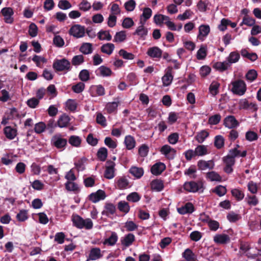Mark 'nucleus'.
<instances>
[{
  "instance_id": "nucleus-1",
  "label": "nucleus",
  "mask_w": 261,
  "mask_h": 261,
  "mask_svg": "<svg viewBox=\"0 0 261 261\" xmlns=\"http://www.w3.org/2000/svg\"><path fill=\"white\" fill-rule=\"evenodd\" d=\"M71 220L73 226L79 229L85 228L87 229H90L93 227V222L89 218L84 220L79 215L73 214Z\"/></svg>"
},
{
  "instance_id": "nucleus-2",
  "label": "nucleus",
  "mask_w": 261,
  "mask_h": 261,
  "mask_svg": "<svg viewBox=\"0 0 261 261\" xmlns=\"http://www.w3.org/2000/svg\"><path fill=\"white\" fill-rule=\"evenodd\" d=\"M183 187L184 190L191 193L202 192L204 189L203 183L200 180L197 182L194 181L186 182Z\"/></svg>"
},
{
  "instance_id": "nucleus-3",
  "label": "nucleus",
  "mask_w": 261,
  "mask_h": 261,
  "mask_svg": "<svg viewBox=\"0 0 261 261\" xmlns=\"http://www.w3.org/2000/svg\"><path fill=\"white\" fill-rule=\"evenodd\" d=\"M231 91L235 94L243 95L246 91V85L244 81L238 80L231 83Z\"/></svg>"
},
{
  "instance_id": "nucleus-4",
  "label": "nucleus",
  "mask_w": 261,
  "mask_h": 261,
  "mask_svg": "<svg viewBox=\"0 0 261 261\" xmlns=\"http://www.w3.org/2000/svg\"><path fill=\"white\" fill-rule=\"evenodd\" d=\"M54 69L58 71H62L64 70H70V63L66 59L61 60H57L54 61L53 65Z\"/></svg>"
},
{
  "instance_id": "nucleus-5",
  "label": "nucleus",
  "mask_w": 261,
  "mask_h": 261,
  "mask_svg": "<svg viewBox=\"0 0 261 261\" xmlns=\"http://www.w3.org/2000/svg\"><path fill=\"white\" fill-rule=\"evenodd\" d=\"M85 33V27L80 24L73 25L69 31V34L76 38L84 37Z\"/></svg>"
},
{
  "instance_id": "nucleus-6",
  "label": "nucleus",
  "mask_w": 261,
  "mask_h": 261,
  "mask_svg": "<svg viewBox=\"0 0 261 261\" xmlns=\"http://www.w3.org/2000/svg\"><path fill=\"white\" fill-rule=\"evenodd\" d=\"M1 13L4 17V19L6 23L11 24L13 22L14 18L12 16L14 14V11L12 8H3L1 10Z\"/></svg>"
},
{
  "instance_id": "nucleus-7",
  "label": "nucleus",
  "mask_w": 261,
  "mask_h": 261,
  "mask_svg": "<svg viewBox=\"0 0 261 261\" xmlns=\"http://www.w3.org/2000/svg\"><path fill=\"white\" fill-rule=\"evenodd\" d=\"M115 163L111 160L106 162V170L105 172V177L107 179H112L115 176Z\"/></svg>"
},
{
  "instance_id": "nucleus-8",
  "label": "nucleus",
  "mask_w": 261,
  "mask_h": 261,
  "mask_svg": "<svg viewBox=\"0 0 261 261\" xmlns=\"http://www.w3.org/2000/svg\"><path fill=\"white\" fill-rule=\"evenodd\" d=\"M223 124L229 129H233L239 126L240 123L233 115L226 116L223 120Z\"/></svg>"
},
{
  "instance_id": "nucleus-9",
  "label": "nucleus",
  "mask_w": 261,
  "mask_h": 261,
  "mask_svg": "<svg viewBox=\"0 0 261 261\" xmlns=\"http://www.w3.org/2000/svg\"><path fill=\"white\" fill-rule=\"evenodd\" d=\"M173 68L172 66H168L165 70V73L162 78L163 85L164 86H169L173 79L172 74Z\"/></svg>"
},
{
  "instance_id": "nucleus-10",
  "label": "nucleus",
  "mask_w": 261,
  "mask_h": 261,
  "mask_svg": "<svg viewBox=\"0 0 261 261\" xmlns=\"http://www.w3.org/2000/svg\"><path fill=\"white\" fill-rule=\"evenodd\" d=\"M52 144L58 149L64 148L67 143L66 139L63 138L60 135L54 136L51 139Z\"/></svg>"
},
{
  "instance_id": "nucleus-11",
  "label": "nucleus",
  "mask_w": 261,
  "mask_h": 261,
  "mask_svg": "<svg viewBox=\"0 0 261 261\" xmlns=\"http://www.w3.org/2000/svg\"><path fill=\"white\" fill-rule=\"evenodd\" d=\"M106 197L105 192L102 190H98L96 192L91 193L88 198L89 200L95 203L100 200L105 199Z\"/></svg>"
},
{
  "instance_id": "nucleus-12",
  "label": "nucleus",
  "mask_w": 261,
  "mask_h": 261,
  "mask_svg": "<svg viewBox=\"0 0 261 261\" xmlns=\"http://www.w3.org/2000/svg\"><path fill=\"white\" fill-rule=\"evenodd\" d=\"M160 152L170 160H172L174 158L176 152L174 148L168 145H163L160 149Z\"/></svg>"
},
{
  "instance_id": "nucleus-13",
  "label": "nucleus",
  "mask_w": 261,
  "mask_h": 261,
  "mask_svg": "<svg viewBox=\"0 0 261 261\" xmlns=\"http://www.w3.org/2000/svg\"><path fill=\"white\" fill-rule=\"evenodd\" d=\"M215 164L213 160L207 161L200 160L197 162V167L199 170H204L207 169L210 170L213 169L214 167Z\"/></svg>"
},
{
  "instance_id": "nucleus-14",
  "label": "nucleus",
  "mask_w": 261,
  "mask_h": 261,
  "mask_svg": "<svg viewBox=\"0 0 261 261\" xmlns=\"http://www.w3.org/2000/svg\"><path fill=\"white\" fill-rule=\"evenodd\" d=\"M102 256L99 248H92L89 252V256L86 261L94 260L100 258Z\"/></svg>"
},
{
  "instance_id": "nucleus-15",
  "label": "nucleus",
  "mask_w": 261,
  "mask_h": 261,
  "mask_svg": "<svg viewBox=\"0 0 261 261\" xmlns=\"http://www.w3.org/2000/svg\"><path fill=\"white\" fill-rule=\"evenodd\" d=\"M147 54L151 58L160 59L162 55V50L157 46H153L148 49Z\"/></svg>"
},
{
  "instance_id": "nucleus-16",
  "label": "nucleus",
  "mask_w": 261,
  "mask_h": 261,
  "mask_svg": "<svg viewBox=\"0 0 261 261\" xmlns=\"http://www.w3.org/2000/svg\"><path fill=\"white\" fill-rule=\"evenodd\" d=\"M166 169L165 165L161 162L156 163L151 168V172L155 175H160Z\"/></svg>"
},
{
  "instance_id": "nucleus-17",
  "label": "nucleus",
  "mask_w": 261,
  "mask_h": 261,
  "mask_svg": "<svg viewBox=\"0 0 261 261\" xmlns=\"http://www.w3.org/2000/svg\"><path fill=\"white\" fill-rule=\"evenodd\" d=\"M210 32V28L208 25L202 24L199 27V34L198 38L200 40H203L204 38L206 37Z\"/></svg>"
},
{
  "instance_id": "nucleus-18",
  "label": "nucleus",
  "mask_w": 261,
  "mask_h": 261,
  "mask_svg": "<svg viewBox=\"0 0 261 261\" xmlns=\"http://www.w3.org/2000/svg\"><path fill=\"white\" fill-rule=\"evenodd\" d=\"M4 133L6 137L9 140L14 139L17 136V130L10 126H6L4 128Z\"/></svg>"
},
{
  "instance_id": "nucleus-19",
  "label": "nucleus",
  "mask_w": 261,
  "mask_h": 261,
  "mask_svg": "<svg viewBox=\"0 0 261 261\" xmlns=\"http://www.w3.org/2000/svg\"><path fill=\"white\" fill-rule=\"evenodd\" d=\"M70 120V118L66 114L61 115L57 121V125L61 128L67 127Z\"/></svg>"
},
{
  "instance_id": "nucleus-20",
  "label": "nucleus",
  "mask_w": 261,
  "mask_h": 261,
  "mask_svg": "<svg viewBox=\"0 0 261 261\" xmlns=\"http://www.w3.org/2000/svg\"><path fill=\"white\" fill-rule=\"evenodd\" d=\"M135 240V237L134 234L129 233L126 234L123 238L121 240V244L125 246L129 247Z\"/></svg>"
},
{
  "instance_id": "nucleus-21",
  "label": "nucleus",
  "mask_w": 261,
  "mask_h": 261,
  "mask_svg": "<svg viewBox=\"0 0 261 261\" xmlns=\"http://www.w3.org/2000/svg\"><path fill=\"white\" fill-rule=\"evenodd\" d=\"M124 143L128 150H132L134 148L136 144L135 138L130 135L126 136L125 137Z\"/></svg>"
},
{
  "instance_id": "nucleus-22",
  "label": "nucleus",
  "mask_w": 261,
  "mask_h": 261,
  "mask_svg": "<svg viewBox=\"0 0 261 261\" xmlns=\"http://www.w3.org/2000/svg\"><path fill=\"white\" fill-rule=\"evenodd\" d=\"M95 73L97 75L109 76L112 74V71L110 68L105 66H101L96 70Z\"/></svg>"
},
{
  "instance_id": "nucleus-23",
  "label": "nucleus",
  "mask_w": 261,
  "mask_h": 261,
  "mask_svg": "<svg viewBox=\"0 0 261 261\" xmlns=\"http://www.w3.org/2000/svg\"><path fill=\"white\" fill-rule=\"evenodd\" d=\"M151 188L152 190L160 192L163 190L164 186L163 181L161 179H154L150 184Z\"/></svg>"
},
{
  "instance_id": "nucleus-24",
  "label": "nucleus",
  "mask_w": 261,
  "mask_h": 261,
  "mask_svg": "<svg viewBox=\"0 0 261 261\" xmlns=\"http://www.w3.org/2000/svg\"><path fill=\"white\" fill-rule=\"evenodd\" d=\"M214 241L217 244H224L229 242L230 238L226 234H217L214 237Z\"/></svg>"
},
{
  "instance_id": "nucleus-25",
  "label": "nucleus",
  "mask_w": 261,
  "mask_h": 261,
  "mask_svg": "<svg viewBox=\"0 0 261 261\" xmlns=\"http://www.w3.org/2000/svg\"><path fill=\"white\" fill-rule=\"evenodd\" d=\"M140 24H141V25L137 28L133 34L137 35L141 37H143L147 35L148 31L147 29L144 28V25L145 23L143 22V20H140Z\"/></svg>"
},
{
  "instance_id": "nucleus-26",
  "label": "nucleus",
  "mask_w": 261,
  "mask_h": 261,
  "mask_svg": "<svg viewBox=\"0 0 261 261\" xmlns=\"http://www.w3.org/2000/svg\"><path fill=\"white\" fill-rule=\"evenodd\" d=\"M182 256L186 261H196L197 259L196 255L189 248H187L182 253Z\"/></svg>"
},
{
  "instance_id": "nucleus-27",
  "label": "nucleus",
  "mask_w": 261,
  "mask_h": 261,
  "mask_svg": "<svg viewBox=\"0 0 261 261\" xmlns=\"http://www.w3.org/2000/svg\"><path fill=\"white\" fill-rule=\"evenodd\" d=\"M105 210L101 213L102 215L109 217L110 215H113L116 211V207L112 203H106L105 206Z\"/></svg>"
},
{
  "instance_id": "nucleus-28",
  "label": "nucleus",
  "mask_w": 261,
  "mask_h": 261,
  "mask_svg": "<svg viewBox=\"0 0 261 261\" xmlns=\"http://www.w3.org/2000/svg\"><path fill=\"white\" fill-rule=\"evenodd\" d=\"M114 48L115 46L113 43H107L101 46L100 50L102 53L110 55L112 54Z\"/></svg>"
},
{
  "instance_id": "nucleus-29",
  "label": "nucleus",
  "mask_w": 261,
  "mask_h": 261,
  "mask_svg": "<svg viewBox=\"0 0 261 261\" xmlns=\"http://www.w3.org/2000/svg\"><path fill=\"white\" fill-rule=\"evenodd\" d=\"M129 172L137 178H140L144 174V170L142 168L132 167L129 169Z\"/></svg>"
},
{
  "instance_id": "nucleus-30",
  "label": "nucleus",
  "mask_w": 261,
  "mask_h": 261,
  "mask_svg": "<svg viewBox=\"0 0 261 261\" xmlns=\"http://www.w3.org/2000/svg\"><path fill=\"white\" fill-rule=\"evenodd\" d=\"M129 182L125 177H121L117 179L116 182V186L119 189H126L128 186Z\"/></svg>"
},
{
  "instance_id": "nucleus-31",
  "label": "nucleus",
  "mask_w": 261,
  "mask_h": 261,
  "mask_svg": "<svg viewBox=\"0 0 261 261\" xmlns=\"http://www.w3.org/2000/svg\"><path fill=\"white\" fill-rule=\"evenodd\" d=\"M208 136L209 133L207 130H202L197 134L195 138L199 143H202Z\"/></svg>"
},
{
  "instance_id": "nucleus-32",
  "label": "nucleus",
  "mask_w": 261,
  "mask_h": 261,
  "mask_svg": "<svg viewBox=\"0 0 261 261\" xmlns=\"http://www.w3.org/2000/svg\"><path fill=\"white\" fill-rule=\"evenodd\" d=\"M230 66V64L226 62H217L213 65V68L221 72H223L227 70L228 66Z\"/></svg>"
},
{
  "instance_id": "nucleus-33",
  "label": "nucleus",
  "mask_w": 261,
  "mask_h": 261,
  "mask_svg": "<svg viewBox=\"0 0 261 261\" xmlns=\"http://www.w3.org/2000/svg\"><path fill=\"white\" fill-rule=\"evenodd\" d=\"M82 140L80 137L77 136L72 135L71 136L69 139V143L72 146L75 147H79L80 146L81 144Z\"/></svg>"
},
{
  "instance_id": "nucleus-34",
  "label": "nucleus",
  "mask_w": 261,
  "mask_h": 261,
  "mask_svg": "<svg viewBox=\"0 0 261 261\" xmlns=\"http://www.w3.org/2000/svg\"><path fill=\"white\" fill-rule=\"evenodd\" d=\"M91 90L92 91V92H95V94H92L93 96H95L96 95L102 96L105 94V88L101 85L92 86L91 87Z\"/></svg>"
},
{
  "instance_id": "nucleus-35",
  "label": "nucleus",
  "mask_w": 261,
  "mask_h": 261,
  "mask_svg": "<svg viewBox=\"0 0 261 261\" xmlns=\"http://www.w3.org/2000/svg\"><path fill=\"white\" fill-rule=\"evenodd\" d=\"M118 238L117 233L115 232H112L111 236L105 240L104 244L113 246L117 242Z\"/></svg>"
},
{
  "instance_id": "nucleus-36",
  "label": "nucleus",
  "mask_w": 261,
  "mask_h": 261,
  "mask_svg": "<svg viewBox=\"0 0 261 261\" xmlns=\"http://www.w3.org/2000/svg\"><path fill=\"white\" fill-rule=\"evenodd\" d=\"M108 156V150L105 147H101L100 148L97 152V156L99 161L101 162H104L106 160V159Z\"/></svg>"
},
{
  "instance_id": "nucleus-37",
  "label": "nucleus",
  "mask_w": 261,
  "mask_h": 261,
  "mask_svg": "<svg viewBox=\"0 0 261 261\" xmlns=\"http://www.w3.org/2000/svg\"><path fill=\"white\" fill-rule=\"evenodd\" d=\"M194 150L196 156H203L208 153L207 147L203 145H198Z\"/></svg>"
},
{
  "instance_id": "nucleus-38",
  "label": "nucleus",
  "mask_w": 261,
  "mask_h": 261,
  "mask_svg": "<svg viewBox=\"0 0 261 261\" xmlns=\"http://www.w3.org/2000/svg\"><path fill=\"white\" fill-rule=\"evenodd\" d=\"M225 139L221 135H217L215 136L214 139V146L218 149L223 147L224 145Z\"/></svg>"
},
{
  "instance_id": "nucleus-39",
  "label": "nucleus",
  "mask_w": 261,
  "mask_h": 261,
  "mask_svg": "<svg viewBox=\"0 0 261 261\" xmlns=\"http://www.w3.org/2000/svg\"><path fill=\"white\" fill-rule=\"evenodd\" d=\"M241 55L245 58H247L251 61H254L257 59V55L256 53H249L245 49H242L241 51Z\"/></svg>"
},
{
  "instance_id": "nucleus-40",
  "label": "nucleus",
  "mask_w": 261,
  "mask_h": 261,
  "mask_svg": "<svg viewBox=\"0 0 261 261\" xmlns=\"http://www.w3.org/2000/svg\"><path fill=\"white\" fill-rule=\"evenodd\" d=\"M87 159L85 157H83L75 162L74 165L78 171H83L85 169V164Z\"/></svg>"
},
{
  "instance_id": "nucleus-41",
  "label": "nucleus",
  "mask_w": 261,
  "mask_h": 261,
  "mask_svg": "<svg viewBox=\"0 0 261 261\" xmlns=\"http://www.w3.org/2000/svg\"><path fill=\"white\" fill-rule=\"evenodd\" d=\"M80 51L85 55L91 54L92 52V45L90 43H84L80 48Z\"/></svg>"
},
{
  "instance_id": "nucleus-42",
  "label": "nucleus",
  "mask_w": 261,
  "mask_h": 261,
  "mask_svg": "<svg viewBox=\"0 0 261 261\" xmlns=\"http://www.w3.org/2000/svg\"><path fill=\"white\" fill-rule=\"evenodd\" d=\"M240 55L238 51H232L229 54V56L227 58L228 63L230 64L234 63L237 62L240 59Z\"/></svg>"
},
{
  "instance_id": "nucleus-43",
  "label": "nucleus",
  "mask_w": 261,
  "mask_h": 261,
  "mask_svg": "<svg viewBox=\"0 0 261 261\" xmlns=\"http://www.w3.org/2000/svg\"><path fill=\"white\" fill-rule=\"evenodd\" d=\"M206 177L211 181H221V176L215 171H211L207 173Z\"/></svg>"
},
{
  "instance_id": "nucleus-44",
  "label": "nucleus",
  "mask_w": 261,
  "mask_h": 261,
  "mask_svg": "<svg viewBox=\"0 0 261 261\" xmlns=\"http://www.w3.org/2000/svg\"><path fill=\"white\" fill-rule=\"evenodd\" d=\"M212 192L216 193L219 196L222 197L226 194L227 190L225 187L222 185H219L212 189Z\"/></svg>"
},
{
  "instance_id": "nucleus-45",
  "label": "nucleus",
  "mask_w": 261,
  "mask_h": 261,
  "mask_svg": "<svg viewBox=\"0 0 261 261\" xmlns=\"http://www.w3.org/2000/svg\"><path fill=\"white\" fill-rule=\"evenodd\" d=\"M152 15V10L149 8H145L143 9V13L140 16V19L143 20V22L145 23L146 20L150 18Z\"/></svg>"
},
{
  "instance_id": "nucleus-46",
  "label": "nucleus",
  "mask_w": 261,
  "mask_h": 261,
  "mask_svg": "<svg viewBox=\"0 0 261 261\" xmlns=\"http://www.w3.org/2000/svg\"><path fill=\"white\" fill-rule=\"evenodd\" d=\"M118 208L120 212L126 214L128 213L130 207L127 202L125 201H120L118 203Z\"/></svg>"
},
{
  "instance_id": "nucleus-47",
  "label": "nucleus",
  "mask_w": 261,
  "mask_h": 261,
  "mask_svg": "<svg viewBox=\"0 0 261 261\" xmlns=\"http://www.w3.org/2000/svg\"><path fill=\"white\" fill-rule=\"evenodd\" d=\"M196 172L195 166L192 165L185 171V174L189 176L191 178L195 179L197 177Z\"/></svg>"
},
{
  "instance_id": "nucleus-48",
  "label": "nucleus",
  "mask_w": 261,
  "mask_h": 261,
  "mask_svg": "<svg viewBox=\"0 0 261 261\" xmlns=\"http://www.w3.org/2000/svg\"><path fill=\"white\" fill-rule=\"evenodd\" d=\"M65 189L68 191L76 192L79 190L78 185L73 181H67L65 184Z\"/></svg>"
},
{
  "instance_id": "nucleus-49",
  "label": "nucleus",
  "mask_w": 261,
  "mask_h": 261,
  "mask_svg": "<svg viewBox=\"0 0 261 261\" xmlns=\"http://www.w3.org/2000/svg\"><path fill=\"white\" fill-rule=\"evenodd\" d=\"M126 35L125 32L124 31H121L116 33L113 41L116 42H121L124 41L126 39Z\"/></svg>"
},
{
  "instance_id": "nucleus-50",
  "label": "nucleus",
  "mask_w": 261,
  "mask_h": 261,
  "mask_svg": "<svg viewBox=\"0 0 261 261\" xmlns=\"http://www.w3.org/2000/svg\"><path fill=\"white\" fill-rule=\"evenodd\" d=\"M98 38L100 40H107L110 41L112 39V36L109 31L101 30L98 33Z\"/></svg>"
},
{
  "instance_id": "nucleus-51",
  "label": "nucleus",
  "mask_w": 261,
  "mask_h": 261,
  "mask_svg": "<svg viewBox=\"0 0 261 261\" xmlns=\"http://www.w3.org/2000/svg\"><path fill=\"white\" fill-rule=\"evenodd\" d=\"M245 199L247 204L250 206H256L259 202L258 198L255 195H248Z\"/></svg>"
},
{
  "instance_id": "nucleus-52",
  "label": "nucleus",
  "mask_w": 261,
  "mask_h": 261,
  "mask_svg": "<svg viewBox=\"0 0 261 261\" xmlns=\"http://www.w3.org/2000/svg\"><path fill=\"white\" fill-rule=\"evenodd\" d=\"M227 219L230 222L234 223L241 219V216L231 211L227 214Z\"/></svg>"
},
{
  "instance_id": "nucleus-53",
  "label": "nucleus",
  "mask_w": 261,
  "mask_h": 261,
  "mask_svg": "<svg viewBox=\"0 0 261 261\" xmlns=\"http://www.w3.org/2000/svg\"><path fill=\"white\" fill-rule=\"evenodd\" d=\"M220 84L217 82H213L210 86L209 90L210 93L214 96L216 95L218 92V89Z\"/></svg>"
},
{
  "instance_id": "nucleus-54",
  "label": "nucleus",
  "mask_w": 261,
  "mask_h": 261,
  "mask_svg": "<svg viewBox=\"0 0 261 261\" xmlns=\"http://www.w3.org/2000/svg\"><path fill=\"white\" fill-rule=\"evenodd\" d=\"M38 29L36 24L34 23H31L29 27V34L32 37H36L38 34Z\"/></svg>"
},
{
  "instance_id": "nucleus-55",
  "label": "nucleus",
  "mask_w": 261,
  "mask_h": 261,
  "mask_svg": "<svg viewBox=\"0 0 261 261\" xmlns=\"http://www.w3.org/2000/svg\"><path fill=\"white\" fill-rule=\"evenodd\" d=\"M46 128V125L43 122H39L35 125L34 131L37 134L43 133Z\"/></svg>"
},
{
  "instance_id": "nucleus-56",
  "label": "nucleus",
  "mask_w": 261,
  "mask_h": 261,
  "mask_svg": "<svg viewBox=\"0 0 261 261\" xmlns=\"http://www.w3.org/2000/svg\"><path fill=\"white\" fill-rule=\"evenodd\" d=\"M149 152V147L146 144H142L139 148L138 153L141 157H146Z\"/></svg>"
},
{
  "instance_id": "nucleus-57",
  "label": "nucleus",
  "mask_w": 261,
  "mask_h": 261,
  "mask_svg": "<svg viewBox=\"0 0 261 261\" xmlns=\"http://www.w3.org/2000/svg\"><path fill=\"white\" fill-rule=\"evenodd\" d=\"M53 44L58 47L64 46L65 42L64 39L59 35H55L53 38Z\"/></svg>"
},
{
  "instance_id": "nucleus-58",
  "label": "nucleus",
  "mask_w": 261,
  "mask_h": 261,
  "mask_svg": "<svg viewBox=\"0 0 261 261\" xmlns=\"http://www.w3.org/2000/svg\"><path fill=\"white\" fill-rule=\"evenodd\" d=\"M66 104L68 109L71 112L75 111L77 108V103L74 99H68Z\"/></svg>"
},
{
  "instance_id": "nucleus-59",
  "label": "nucleus",
  "mask_w": 261,
  "mask_h": 261,
  "mask_svg": "<svg viewBox=\"0 0 261 261\" xmlns=\"http://www.w3.org/2000/svg\"><path fill=\"white\" fill-rule=\"evenodd\" d=\"M255 23V20L252 17H249L248 15H246L243 19V21L241 23V25L244 24L247 26H253Z\"/></svg>"
},
{
  "instance_id": "nucleus-60",
  "label": "nucleus",
  "mask_w": 261,
  "mask_h": 261,
  "mask_svg": "<svg viewBox=\"0 0 261 261\" xmlns=\"http://www.w3.org/2000/svg\"><path fill=\"white\" fill-rule=\"evenodd\" d=\"M258 137L257 134L253 131L249 130L246 133L245 138L250 142L257 140Z\"/></svg>"
},
{
  "instance_id": "nucleus-61",
  "label": "nucleus",
  "mask_w": 261,
  "mask_h": 261,
  "mask_svg": "<svg viewBox=\"0 0 261 261\" xmlns=\"http://www.w3.org/2000/svg\"><path fill=\"white\" fill-rule=\"evenodd\" d=\"M17 219L20 222H23L28 219V211L21 210L16 215Z\"/></svg>"
},
{
  "instance_id": "nucleus-62",
  "label": "nucleus",
  "mask_w": 261,
  "mask_h": 261,
  "mask_svg": "<svg viewBox=\"0 0 261 261\" xmlns=\"http://www.w3.org/2000/svg\"><path fill=\"white\" fill-rule=\"evenodd\" d=\"M79 79L83 82H87L90 79V73L87 69L82 70L79 75Z\"/></svg>"
},
{
  "instance_id": "nucleus-63",
  "label": "nucleus",
  "mask_w": 261,
  "mask_h": 261,
  "mask_svg": "<svg viewBox=\"0 0 261 261\" xmlns=\"http://www.w3.org/2000/svg\"><path fill=\"white\" fill-rule=\"evenodd\" d=\"M141 199V196L137 192H133L128 194L126 197V199L133 202L139 201Z\"/></svg>"
},
{
  "instance_id": "nucleus-64",
  "label": "nucleus",
  "mask_w": 261,
  "mask_h": 261,
  "mask_svg": "<svg viewBox=\"0 0 261 261\" xmlns=\"http://www.w3.org/2000/svg\"><path fill=\"white\" fill-rule=\"evenodd\" d=\"M245 76L247 80L252 82L257 78V73L254 69L249 70L247 72Z\"/></svg>"
}]
</instances>
